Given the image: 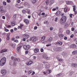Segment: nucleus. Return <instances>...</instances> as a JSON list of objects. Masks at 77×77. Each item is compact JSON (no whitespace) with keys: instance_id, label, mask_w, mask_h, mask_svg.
Wrapping results in <instances>:
<instances>
[{"instance_id":"1","label":"nucleus","mask_w":77,"mask_h":77,"mask_svg":"<svg viewBox=\"0 0 77 77\" xmlns=\"http://www.w3.org/2000/svg\"><path fill=\"white\" fill-rule=\"evenodd\" d=\"M66 17L65 16H63L60 20V23L61 25H63V24H64L66 23Z\"/></svg>"},{"instance_id":"2","label":"nucleus","mask_w":77,"mask_h":77,"mask_svg":"<svg viewBox=\"0 0 77 77\" xmlns=\"http://www.w3.org/2000/svg\"><path fill=\"white\" fill-rule=\"evenodd\" d=\"M6 58L5 57H3L0 60V66H3L5 63H6Z\"/></svg>"},{"instance_id":"3","label":"nucleus","mask_w":77,"mask_h":77,"mask_svg":"<svg viewBox=\"0 0 77 77\" xmlns=\"http://www.w3.org/2000/svg\"><path fill=\"white\" fill-rule=\"evenodd\" d=\"M29 35L27 34H24L22 36V41H26V39H28L29 38Z\"/></svg>"},{"instance_id":"4","label":"nucleus","mask_w":77,"mask_h":77,"mask_svg":"<svg viewBox=\"0 0 77 77\" xmlns=\"http://www.w3.org/2000/svg\"><path fill=\"white\" fill-rule=\"evenodd\" d=\"M11 59L12 60H13L14 61H17V62H20V59L19 58H17L15 57H11Z\"/></svg>"},{"instance_id":"5","label":"nucleus","mask_w":77,"mask_h":77,"mask_svg":"<svg viewBox=\"0 0 77 77\" xmlns=\"http://www.w3.org/2000/svg\"><path fill=\"white\" fill-rule=\"evenodd\" d=\"M0 12L1 13H4L6 12V10L3 9V6H0Z\"/></svg>"},{"instance_id":"6","label":"nucleus","mask_w":77,"mask_h":77,"mask_svg":"<svg viewBox=\"0 0 77 77\" xmlns=\"http://www.w3.org/2000/svg\"><path fill=\"white\" fill-rule=\"evenodd\" d=\"M23 47L24 48L25 50H29V49L30 48V46L29 45H25L23 46Z\"/></svg>"},{"instance_id":"7","label":"nucleus","mask_w":77,"mask_h":77,"mask_svg":"<svg viewBox=\"0 0 77 77\" xmlns=\"http://www.w3.org/2000/svg\"><path fill=\"white\" fill-rule=\"evenodd\" d=\"M62 13H61V12L60 11H57V12L56 13V15L58 17H60V16Z\"/></svg>"},{"instance_id":"8","label":"nucleus","mask_w":77,"mask_h":77,"mask_svg":"<svg viewBox=\"0 0 77 77\" xmlns=\"http://www.w3.org/2000/svg\"><path fill=\"white\" fill-rule=\"evenodd\" d=\"M1 72L2 74H6V73H7V72L6 70L5 69L2 70L1 71Z\"/></svg>"},{"instance_id":"9","label":"nucleus","mask_w":77,"mask_h":77,"mask_svg":"<svg viewBox=\"0 0 77 77\" xmlns=\"http://www.w3.org/2000/svg\"><path fill=\"white\" fill-rule=\"evenodd\" d=\"M34 51L35 53H39V49L38 48H35L34 50Z\"/></svg>"},{"instance_id":"10","label":"nucleus","mask_w":77,"mask_h":77,"mask_svg":"<svg viewBox=\"0 0 77 77\" xmlns=\"http://www.w3.org/2000/svg\"><path fill=\"white\" fill-rule=\"evenodd\" d=\"M33 63V61H29L28 62L26 63L27 66H29L31 64Z\"/></svg>"},{"instance_id":"11","label":"nucleus","mask_w":77,"mask_h":77,"mask_svg":"<svg viewBox=\"0 0 77 77\" xmlns=\"http://www.w3.org/2000/svg\"><path fill=\"white\" fill-rule=\"evenodd\" d=\"M24 22L26 24H28L29 23V20L27 19H26L24 20Z\"/></svg>"},{"instance_id":"12","label":"nucleus","mask_w":77,"mask_h":77,"mask_svg":"<svg viewBox=\"0 0 77 77\" xmlns=\"http://www.w3.org/2000/svg\"><path fill=\"white\" fill-rule=\"evenodd\" d=\"M8 51V49H2L0 51V53H5V52H6Z\"/></svg>"},{"instance_id":"13","label":"nucleus","mask_w":77,"mask_h":77,"mask_svg":"<svg viewBox=\"0 0 77 77\" xmlns=\"http://www.w3.org/2000/svg\"><path fill=\"white\" fill-rule=\"evenodd\" d=\"M77 54V50H76L75 51H73L72 52V54H73L74 55H75V54Z\"/></svg>"},{"instance_id":"14","label":"nucleus","mask_w":77,"mask_h":77,"mask_svg":"<svg viewBox=\"0 0 77 77\" xmlns=\"http://www.w3.org/2000/svg\"><path fill=\"white\" fill-rule=\"evenodd\" d=\"M56 50L57 51H61V48H57L56 49Z\"/></svg>"},{"instance_id":"15","label":"nucleus","mask_w":77,"mask_h":77,"mask_svg":"<svg viewBox=\"0 0 77 77\" xmlns=\"http://www.w3.org/2000/svg\"><path fill=\"white\" fill-rule=\"evenodd\" d=\"M71 47L73 48H76V45L75 44H72L71 45Z\"/></svg>"},{"instance_id":"16","label":"nucleus","mask_w":77,"mask_h":77,"mask_svg":"<svg viewBox=\"0 0 77 77\" xmlns=\"http://www.w3.org/2000/svg\"><path fill=\"white\" fill-rule=\"evenodd\" d=\"M72 67H74V68H76L77 67V64H75V63H72Z\"/></svg>"},{"instance_id":"17","label":"nucleus","mask_w":77,"mask_h":77,"mask_svg":"<svg viewBox=\"0 0 77 77\" xmlns=\"http://www.w3.org/2000/svg\"><path fill=\"white\" fill-rule=\"evenodd\" d=\"M50 64H49L48 63L46 65V68H50Z\"/></svg>"},{"instance_id":"18","label":"nucleus","mask_w":77,"mask_h":77,"mask_svg":"<svg viewBox=\"0 0 77 77\" xmlns=\"http://www.w3.org/2000/svg\"><path fill=\"white\" fill-rule=\"evenodd\" d=\"M51 72V70L48 69L47 71V73L48 74H50Z\"/></svg>"},{"instance_id":"19","label":"nucleus","mask_w":77,"mask_h":77,"mask_svg":"<svg viewBox=\"0 0 77 77\" xmlns=\"http://www.w3.org/2000/svg\"><path fill=\"white\" fill-rule=\"evenodd\" d=\"M56 44H59V45H62V42H60L56 43Z\"/></svg>"},{"instance_id":"20","label":"nucleus","mask_w":77,"mask_h":77,"mask_svg":"<svg viewBox=\"0 0 77 77\" xmlns=\"http://www.w3.org/2000/svg\"><path fill=\"white\" fill-rule=\"evenodd\" d=\"M16 17H17V15L16 14H15L13 16V18L14 20H16Z\"/></svg>"},{"instance_id":"21","label":"nucleus","mask_w":77,"mask_h":77,"mask_svg":"<svg viewBox=\"0 0 77 77\" xmlns=\"http://www.w3.org/2000/svg\"><path fill=\"white\" fill-rule=\"evenodd\" d=\"M37 40H38V38H35L32 39V41L33 42H35V41H36Z\"/></svg>"},{"instance_id":"22","label":"nucleus","mask_w":77,"mask_h":77,"mask_svg":"<svg viewBox=\"0 0 77 77\" xmlns=\"http://www.w3.org/2000/svg\"><path fill=\"white\" fill-rule=\"evenodd\" d=\"M12 74H15L17 73V71L15 70H14L12 72Z\"/></svg>"},{"instance_id":"23","label":"nucleus","mask_w":77,"mask_h":77,"mask_svg":"<svg viewBox=\"0 0 77 77\" xmlns=\"http://www.w3.org/2000/svg\"><path fill=\"white\" fill-rule=\"evenodd\" d=\"M21 46H19V47H17V51H19L20 50V49H21Z\"/></svg>"},{"instance_id":"24","label":"nucleus","mask_w":77,"mask_h":77,"mask_svg":"<svg viewBox=\"0 0 77 77\" xmlns=\"http://www.w3.org/2000/svg\"><path fill=\"white\" fill-rule=\"evenodd\" d=\"M45 39V36H44L41 38V40L42 41H44V40Z\"/></svg>"},{"instance_id":"25","label":"nucleus","mask_w":77,"mask_h":77,"mask_svg":"<svg viewBox=\"0 0 77 77\" xmlns=\"http://www.w3.org/2000/svg\"><path fill=\"white\" fill-rule=\"evenodd\" d=\"M49 42H51L53 41V38L51 37L49 40Z\"/></svg>"},{"instance_id":"26","label":"nucleus","mask_w":77,"mask_h":77,"mask_svg":"<svg viewBox=\"0 0 77 77\" xmlns=\"http://www.w3.org/2000/svg\"><path fill=\"white\" fill-rule=\"evenodd\" d=\"M47 57V56L46 54H43V57L44 58V59H45Z\"/></svg>"},{"instance_id":"27","label":"nucleus","mask_w":77,"mask_h":77,"mask_svg":"<svg viewBox=\"0 0 77 77\" xmlns=\"http://www.w3.org/2000/svg\"><path fill=\"white\" fill-rule=\"evenodd\" d=\"M49 2H50L49 1V0H47V1H46L45 3H46L47 5H48V4H49Z\"/></svg>"},{"instance_id":"28","label":"nucleus","mask_w":77,"mask_h":77,"mask_svg":"<svg viewBox=\"0 0 77 77\" xmlns=\"http://www.w3.org/2000/svg\"><path fill=\"white\" fill-rule=\"evenodd\" d=\"M61 76V74L60 73H59L57 74L56 76L57 77H60Z\"/></svg>"},{"instance_id":"29","label":"nucleus","mask_w":77,"mask_h":77,"mask_svg":"<svg viewBox=\"0 0 77 77\" xmlns=\"http://www.w3.org/2000/svg\"><path fill=\"white\" fill-rule=\"evenodd\" d=\"M65 28H67V27H68V24L67 23H66L65 24Z\"/></svg>"},{"instance_id":"30","label":"nucleus","mask_w":77,"mask_h":77,"mask_svg":"<svg viewBox=\"0 0 77 77\" xmlns=\"http://www.w3.org/2000/svg\"><path fill=\"white\" fill-rule=\"evenodd\" d=\"M66 33H67V34H69V33H70V31L67 30L66 31Z\"/></svg>"},{"instance_id":"31","label":"nucleus","mask_w":77,"mask_h":77,"mask_svg":"<svg viewBox=\"0 0 77 77\" xmlns=\"http://www.w3.org/2000/svg\"><path fill=\"white\" fill-rule=\"evenodd\" d=\"M59 36L60 37H63V35L62 34H60L59 35Z\"/></svg>"},{"instance_id":"32","label":"nucleus","mask_w":77,"mask_h":77,"mask_svg":"<svg viewBox=\"0 0 77 77\" xmlns=\"http://www.w3.org/2000/svg\"><path fill=\"white\" fill-rule=\"evenodd\" d=\"M27 10L28 14H30V10L28 9Z\"/></svg>"},{"instance_id":"33","label":"nucleus","mask_w":77,"mask_h":77,"mask_svg":"<svg viewBox=\"0 0 77 77\" xmlns=\"http://www.w3.org/2000/svg\"><path fill=\"white\" fill-rule=\"evenodd\" d=\"M23 24H20V27H19V28H20V29H22V27L23 26Z\"/></svg>"},{"instance_id":"34","label":"nucleus","mask_w":77,"mask_h":77,"mask_svg":"<svg viewBox=\"0 0 77 77\" xmlns=\"http://www.w3.org/2000/svg\"><path fill=\"white\" fill-rule=\"evenodd\" d=\"M7 37L6 38L7 40L9 41V39H10V38L9 36L7 35Z\"/></svg>"},{"instance_id":"35","label":"nucleus","mask_w":77,"mask_h":77,"mask_svg":"<svg viewBox=\"0 0 77 77\" xmlns=\"http://www.w3.org/2000/svg\"><path fill=\"white\" fill-rule=\"evenodd\" d=\"M25 6L26 5V6H29V3L27 2H26L25 4H24Z\"/></svg>"},{"instance_id":"36","label":"nucleus","mask_w":77,"mask_h":77,"mask_svg":"<svg viewBox=\"0 0 77 77\" xmlns=\"http://www.w3.org/2000/svg\"><path fill=\"white\" fill-rule=\"evenodd\" d=\"M45 59L47 60H49V59H50V57H48L47 56V57H46V58H45Z\"/></svg>"},{"instance_id":"37","label":"nucleus","mask_w":77,"mask_h":77,"mask_svg":"<svg viewBox=\"0 0 77 77\" xmlns=\"http://www.w3.org/2000/svg\"><path fill=\"white\" fill-rule=\"evenodd\" d=\"M57 59L58 60H59V61H61L62 60V59H61V58H57Z\"/></svg>"},{"instance_id":"38","label":"nucleus","mask_w":77,"mask_h":77,"mask_svg":"<svg viewBox=\"0 0 77 77\" xmlns=\"http://www.w3.org/2000/svg\"><path fill=\"white\" fill-rule=\"evenodd\" d=\"M5 26L6 27H11V25H5Z\"/></svg>"},{"instance_id":"39","label":"nucleus","mask_w":77,"mask_h":77,"mask_svg":"<svg viewBox=\"0 0 77 77\" xmlns=\"http://www.w3.org/2000/svg\"><path fill=\"white\" fill-rule=\"evenodd\" d=\"M64 12H67V10H68V9H67V8H64Z\"/></svg>"},{"instance_id":"40","label":"nucleus","mask_w":77,"mask_h":77,"mask_svg":"<svg viewBox=\"0 0 77 77\" xmlns=\"http://www.w3.org/2000/svg\"><path fill=\"white\" fill-rule=\"evenodd\" d=\"M16 64H17V63L15 61H14L13 63V65L14 66V65H16Z\"/></svg>"},{"instance_id":"41","label":"nucleus","mask_w":77,"mask_h":77,"mask_svg":"<svg viewBox=\"0 0 77 77\" xmlns=\"http://www.w3.org/2000/svg\"><path fill=\"white\" fill-rule=\"evenodd\" d=\"M11 26H15V23H14L13 22H11Z\"/></svg>"},{"instance_id":"42","label":"nucleus","mask_w":77,"mask_h":77,"mask_svg":"<svg viewBox=\"0 0 77 77\" xmlns=\"http://www.w3.org/2000/svg\"><path fill=\"white\" fill-rule=\"evenodd\" d=\"M6 32H3L2 33V35H3L4 36H5V35H6Z\"/></svg>"},{"instance_id":"43","label":"nucleus","mask_w":77,"mask_h":77,"mask_svg":"<svg viewBox=\"0 0 77 77\" xmlns=\"http://www.w3.org/2000/svg\"><path fill=\"white\" fill-rule=\"evenodd\" d=\"M58 20V18L56 17L55 19V21L56 22H57V20Z\"/></svg>"},{"instance_id":"44","label":"nucleus","mask_w":77,"mask_h":77,"mask_svg":"<svg viewBox=\"0 0 77 77\" xmlns=\"http://www.w3.org/2000/svg\"><path fill=\"white\" fill-rule=\"evenodd\" d=\"M32 72H33V71H32V70H31L29 71V74H31V73H32Z\"/></svg>"},{"instance_id":"45","label":"nucleus","mask_w":77,"mask_h":77,"mask_svg":"<svg viewBox=\"0 0 77 77\" xmlns=\"http://www.w3.org/2000/svg\"><path fill=\"white\" fill-rule=\"evenodd\" d=\"M3 5H5V6H6V2H3Z\"/></svg>"},{"instance_id":"46","label":"nucleus","mask_w":77,"mask_h":77,"mask_svg":"<svg viewBox=\"0 0 77 77\" xmlns=\"http://www.w3.org/2000/svg\"><path fill=\"white\" fill-rule=\"evenodd\" d=\"M23 14H24L26 12V11L24 10H23L22 11Z\"/></svg>"},{"instance_id":"47","label":"nucleus","mask_w":77,"mask_h":77,"mask_svg":"<svg viewBox=\"0 0 77 77\" xmlns=\"http://www.w3.org/2000/svg\"><path fill=\"white\" fill-rule=\"evenodd\" d=\"M42 11H40V12L39 14H38V15H39V16H40V15H41V13Z\"/></svg>"},{"instance_id":"48","label":"nucleus","mask_w":77,"mask_h":77,"mask_svg":"<svg viewBox=\"0 0 77 77\" xmlns=\"http://www.w3.org/2000/svg\"><path fill=\"white\" fill-rule=\"evenodd\" d=\"M53 29V27H50V30H51H51H52Z\"/></svg>"},{"instance_id":"49","label":"nucleus","mask_w":77,"mask_h":77,"mask_svg":"<svg viewBox=\"0 0 77 77\" xmlns=\"http://www.w3.org/2000/svg\"><path fill=\"white\" fill-rule=\"evenodd\" d=\"M41 51L42 52H43V51H44V49L43 48H41Z\"/></svg>"},{"instance_id":"50","label":"nucleus","mask_w":77,"mask_h":77,"mask_svg":"<svg viewBox=\"0 0 77 77\" xmlns=\"http://www.w3.org/2000/svg\"><path fill=\"white\" fill-rule=\"evenodd\" d=\"M36 0H33L32 1V3H36Z\"/></svg>"},{"instance_id":"51","label":"nucleus","mask_w":77,"mask_h":77,"mask_svg":"<svg viewBox=\"0 0 77 77\" xmlns=\"http://www.w3.org/2000/svg\"><path fill=\"white\" fill-rule=\"evenodd\" d=\"M74 37V34H72L70 36V38H73Z\"/></svg>"},{"instance_id":"52","label":"nucleus","mask_w":77,"mask_h":77,"mask_svg":"<svg viewBox=\"0 0 77 77\" xmlns=\"http://www.w3.org/2000/svg\"><path fill=\"white\" fill-rule=\"evenodd\" d=\"M35 74V72H33L31 75H33L34 74Z\"/></svg>"},{"instance_id":"53","label":"nucleus","mask_w":77,"mask_h":77,"mask_svg":"<svg viewBox=\"0 0 77 77\" xmlns=\"http://www.w3.org/2000/svg\"><path fill=\"white\" fill-rule=\"evenodd\" d=\"M29 53V51H26L25 52V54H27Z\"/></svg>"},{"instance_id":"54","label":"nucleus","mask_w":77,"mask_h":77,"mask_svg":"<svg viewBox=\"0 0 77 77\" xmlns=\"http://www.w3.org/2000/svg\"><path fill=\"white\" fill-rule=\"evenodd\" d=\"M7 2L8 3H11V0H7Z\"/></svg>"},{"instance_id":"55","label":"nucleus","mask_w":77,"mask_h":77,"mask_svg":"<svg viewBox=\"0 0 77 77\" xmlns=\"http://www.w3.org/2000/svg\"><path fill=\"white\" fill-rule=\"evenodd\" d=\"M17 2L18 3H20L21 2V1H20V0H19L17 1Z\"/></svg>"},{"instance_id":"56","label":"nucleus","mask_w":77,"mask_h":77,"mask_svg":"<svg viewBox=\"0 0 77 77\" xmlns=\"http://www.w3.org/2000/svg\"><path fill=\"white\" fill-rule=\"evenodd\" d=\"M62 55L63 56H65V53H64V52H63L62 53Z\"/></svg>"},{"instance_id":"57","label":"nucleus","mask_w":77,"mask_h":77,"mask_svg":"<svg viewBox=\"0 0 77 77\" xmlns=\"http://www.w3.org/2000/svg\"><path fill=\"white\" fill-rule=\"evenodd\" d=\"M5 31H6V32H8L9 30L7 29H5Z\"/></svg>"},{"instance_id":"58","label":"nucleus","mask_w":77,"mask_h":77,"mask_svg":"<svg viewBox=\"0 0 77 77\" xmlns=\"http://www.w3.org/2000/svg\"><path fill=\"white\" fill-rule=\"evenodd\" d=\"M75 12V15H76L77 14V11H74Z\"/></svg>"},{"instance_id":"59","label":"nucleus","mask_w":77,"mask_h":77,"mask_svg":"<svg viewBox=\"0 0 77 77\" xmlns=\"http://www.w3.org/2000/svg\"><path fill=\"white\" fill-rule=\"evenodd\" d=\"M11 33H13L14 32V30L13 29H11Z\"/></svg>"},{"instance_id":"60","label":"nucleus","mask_w":77,"mask_h":77,"mask_svg":"<svg viewBox=\"0 0 77 77\" xmlns=\"http://www.w3.org/2000/svg\"><path fill=\"white\" fill-rule=\"evenodd\" d=\"M67 37H64V39L65 40H66V39H67Z\"/></svg>"},{"instance_id":"61","label":"nucleus","mask_w":77,"mask_h":77,"mask_svg":"<svg viewBox=\"0 0 77 77\" xmlns=\"http://www.w3.org/2000/svg\"><path fill=\"white\" fill-rule=\"evenodd\" d=\"M71 30L72 31H74V28H72Z\"/></svg>"},{"instance_id":"62","label":"nucleus","mask_w":77,"mask_h":77,"mask_svg":"<svg viewBox=\"0 0 77 77\" xmlns=\"http://www.w3.org/2000/svg\"><path fill=\"white\" fill-rule=\"evenodd\" d=\"M41 15H45V13H42L41 14Z\"/></svg>"},{"instance_id":"63","label":"nucleus","mask_w":77,"mask_h":77,"mask_svg":"<svg viewBox=\"0 0 77 77\" xmlns=\"http://www.w3.org/2000/svg\"><path fill=\"white\" fill-rule=\"evenodd\" d=\"M69 16H70V18H72V14H70Z\"/></svg>"},{"instance_id":"64","label":"nucleus","mask_w":77,"mask_h":77,"mask_svg":"<svg viewBox=\"0 0 77 77\" xmlns=\"http://www.w3.org/2000/svg\"><path fill=\"white\" fill-rule=\"evenodd\" d=\"M37 29V26H35L34 27V30H36Z\"/></svg>"}]
</instances>
